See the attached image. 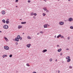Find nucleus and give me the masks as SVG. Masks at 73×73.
<instances>
[{
    "label": "nucleus",
    "instance_id": "nucleus-13",
    "mask_svg": "<svg viewBox=\"0 0 73 73\" xmlns=\"http://www.w3.org/2000/svg\"><path fill=\"white\" fill-rule=\"evenodd\" d=\"M70 56H68L67 57H66V59L67 60H68V59H69V58H70Z\"/></svg>",
    "mask_w": 73,
    "mask_h": 73
},
{
    "label": "nucleus",
    "instance_id": "nucleus-31",
    "mask_svg": "<svg viewBox=\"0 0 73 73\" xmlns=\"http://www.w3.org/2000/svg\"><path fill=\"white\" fill-rule=\"evenodd\" d=\"M69 68H70V69H72V66H70L69 67Z\"/></svg>",
    "mask_w": 73,
    "mask_h": 73
},
{
    "label": "nucleus",
    "instance_id": "nucleus-5",
    "mask_svg": "<svg viewBox=\"0 0 73 73\" xmlns=\"http://www.w3.org/2000/svg\"><path fill=\"white\" fill-rule=\"evenodd\" d=\"M72 20H73V19H72V18H70L68 19V21H71Z\"/></svg>",
    "mask_w": 73,
    "mask_h": 73
},
{
    "label": "nucleus",
    "instance_id": "nucleus-43",
    "mask_svg": "<svg viewBox=\"0 0 73 73\" xmlns=\"http://www.w3.org/2000/svg\"><path fill=\"white\" fill-rule=\"evenodd\" d=\"M54 38H56V35H55V36Z\"/></svg>",
    "mask_w": 73,
    "mask_h": 73
},
{
    "label": "nucleus",
    "instance_id": "nucleus-26",
    "mask_svg": "<svg viewBox=\"0 0 73 73\" xmlns=\"http://www.w3.org/2000/svg\"><path fill=\"white\" fill-rule=\"evenodd\" d=\"M19 1V0H15V3H17Z\"/></svg>",
    "mask_w": 73,
    "mask_h": 73
},
{
    "label": "nucleus",
    "instance_id": "nucleus-17",
    "mask_svg": "<svg viewBox=\"0 0 73 73\" xmlns=\"http://www.w3.org/2000/svg\"><path fill=\"white\" fill-rule=\"evenodd\" d=\"M6 24H9V21L8 20H7L6 21Z\"/></svg>",
    "mask_w": 73,
    "mask_h": 73
},
{
    "label": "nucleus",
    "instance_id": "nucleus-33",
    "mask_svg": "<svg viewBox=\"0 0 73 73\" xmlns=\"http://www.w3.org/2000/svg\"><path fill=\"white\" fill-rule=\"evenodd\" d=\"M27 1L28 3H31V1L30 0H28Z\"/></svg>",
    "mask_w": 73,
    "mask_h": 73
},
{
    "label": "nucleus",
    "instance_id": "nucleus-49",
    "mask_svg": "<svg viewBox=\"0 0 73 73\" xmlns=\"http://www.w3.org/2000/svg\"><path fill=\"white\" fill-rule=\"evenodd\" d=\"M7 20H8H8H9V19H7Z\"/></svg>",
    "mask_w": 73,
    "mask_h": 73
},
{
    "label": "nucleus",
    "instance_id": "nucleus-1",
    "mask_svg": "<svg viewBox=\"0 0 73 73\" xmlns=\"http://www.w3.org/2000/svg\"><path fill=\"white\" fill-rule=\"evenodd\" d=\"M20 38V36L19 35H18L17 37L15 39V41H19Z\"/></svg>",
    "mask_w": 73,
    "mask_h": 73
},
{
    "label": "nucleus",
    "instance_id": "nucleus-19",
    "mask_svg": "<svg viewBox=\"0 0 73 73\" xmlns=\"http://www.w3.org/2000/svg\"><path fill=\"white\" fill-rule=\"evenodd\" d=\"M43 9H44V11H46V7H44V8Z\"/></svg>",
    "mask_w": 73,
    "mask_h": 73
},
{
    "label": "nucleus",
    "instance_id": "nucleus-16",
    "mask_svg": "<svg viewBox=\"0 0 73 73\" xmlns=\"http://www.w3.org/2000/svg\"><path fill=\"white\" fill-rule=\"evenodd\" d=\"M5 12L4 11H2V13L3 15H4V14H5Z\"/></svg>",
    "mask_w": 73,
    "mask_h": 73
},
{
    "label": "nucleus",
    "instance_id": "nucleus-27",
    "mask_svg": "<svg viewBox=\"0 0 73 73\" xmlns=\"http://www.w3.org/2000/svg\"><path fill=\"white\" fill-rule=\"evenodd\" d=\"M19 39H20V40H22V37H20Z\"/></svg>",
    "mask_w": 73,
    "mask_h": 73
},
{
    "label": "nucleus",
    "instance_id": "nucleus-42",
    "mask_svg": "<svg viewBox=\"0 0 73 73\" xmlns=\"http://www.w3.org/2000/svg\"><path fill=\"white\" fill-rule=\"evenodd\" d=\"M58 73H60V70H58Z\"/></svg>",
    "mask_w": 73,
    "mask_h": 73
},
{
    "label": "nucleus",
    "instance_id": "nucleus-3",
    "mask_svg": "<svg viewBox=\"0 0 73 73\" xmlns=\"http://www.w3.org/2000/svg\"><path fill=\"white\" fill-rule=\"evenodd\" d=\"M9 47L8 46H4V48L6 50H9Z\"/></svg>",
    "mask_w": 73,
    "mask_h": 73
},
{
    "label": "nucleus",
    "instance_id": "nucleus-28",
    "mask_svg": "<svg viewBox=\"0 0 73 73\" xmlns=\"http://www.w3.org/2000/svg\"><path fill=\"white\" fill-rule=\"evenodd\" d=\"M33 13H32L31 14V16H33Z\"/></svg>",
    "mask_w": 73,
    "mask_h": 73
},
{
    "label": "nucleus",
    "instance_id": "nucleus-48",
    "mask_svg": "<svg viewBox=\"0 0 73 73\" xmlns=\"http://www.w3.org/2000/svg\"><path fill=\"white\" fill-rule=\"evenodd\" d=\"M2 32L1 31H0V33H1Z\"/></svg>",
    "mask_w": 73,
    "mask_h": 73
},
{
    "label": "nucleus",
    "instance_id": "nucleus-40",
    "mask_svg": "<svg viewBox=\"0 0 73 73\" xmlns=\"http://www.w3.org/2000/svg\"><path fill=\"white\" fill-rule=\"evenodd\" d=\"M46 12H49V11L47 10L46 11Z\"/></svg>",
    "mask_w": 73,
    "mask_h": 73
},
{
    "label": "nucleus",
    "instance_id": "nucleus-12",
    "mask_svg": "<svg viewBox=\"0 0 73 73\" xmlns=\"http://www.w3.org/2000/svg\"><path fill=\"white\" fill-rule=\"evenodd\" d=\"M44 28H47L48 27V26H47V25L46 24L44 25Z\"/></svg>",
    "mask_w": 73,
    "mask_h": 73
},
{
    "label": "nucleus",
    "instance_id": "nucleus-45",
    "mask_svg": "<svg viewBox=\"0 0 73 73\" xmlns=\"http://www.w3.org/2000/svg\"><path fill=\"white\" fill-rule=\"evenodd\" d=\"M57 46L58 47V46H59V45H57Z\"/></svg>",
    "mask_w": 73,
    "mask_h": 73
},
{
    "label": "nucleus",
    "instance_id": "nucleus-9",
    "mask_svg": "<svg viewBox=\"0 0 73 73\" xmlns=\"http://www.w3.org/2000/svg\"><path fill=\"white\" fill-rule=\"evenodd\" d=\"M62 50V49H61V48H60L58 50V52H61Z\"/></svg>",
    "mask_w": 73,
    "mask_h": 73
},
{
    "label": "nucleus",
    "instance_id": "nucleus-4",
    "mask_svg": "<svg viewBox=\"0 0 73 73\" xmlns=\"http://www.w3.org/2000/svg\"><path fill=\"white\" fill-rule=\"evenodd\" d=\"M64 23L63 22H60L59 23V25H64Z\"/></svg>",
    "mask_w": 73,
    "mask_h": 73
},
{
    "label": "nucleus",
    "instance_id": "nucleus-50",
    "mask_svg": "<svg viewBox=\"0 0 73 73\" xmlns=\"http://www.w3.org/2000/svg\"><path fill=\"white\" fill-rule=\"evenodd\" d=\"M24 33H23V34H22V35H24Z\"/></svg>",
    "mask_w": 73,
    "mask_h": 73
},
{
    "label": "nucleus",
    "instance_id": "nucleus-18",
    "mask_svg": "<svg viewBox=\"0 0 73 73\" xmlns=\"http://www.w3.org/2000/svg\"><path fill=\"white\" fill-rule=\"evenodd\" d=\"M2 22H3V23H5V19H3L2 20Z\"/></svg>",
    "mask_w": 73,
    "mask_h": 73
},
{
    "label": "nucleus",
    "instance_id": "nucleus-51",
    "mask_svg": "<svg viewBox=\"0 0 73 73\" xmlns=\"http://www.w3.org/2000/svg\"><path fill=\"white\" fill-rule=\"evenodd\" d=\"M68 1H70V0H68Z\"/></svg>",
    "mask_w": 73,
    "mask_h": 73
},
{
    "label": "nucleus",
    "instance_id": "nucleus-34",
    "mask_svg": "<svg viewBox=\"0 0 73 73\" xmlns=\"http://www.w3.org/2000/svg\"><path fill=\"white\" fill-rule=\"evenodd\" d=\"M40 33H42H42H43V32L42 31H41L40 32Z\"/></svg>",
    "mask_w": 73,
    "mask_h": 73
},
{
    "label": "nucleus",
    "instance_id": "nucleus-37",
    "mask_svg": "<svg viewBox=\"0 0 73 73\" xmlns=\"http://www.w3.org/2000/svg\"><path fill=\"white\" fill-rule=\"evenodd\" d=\"M16 45H17V44H18V42H16Z\"/></svg>",
    "mask_w": 73,
    "mask_h": 73
},
{
    "label": "nucleus",
    "instance_id": "nucleus-22",
    "mask_svg": "<svg viewBox=\"0 0 73 73\" xmlns=\"http://www.w3.org/2000/svg\"><path fill=\"white\" fill-rule=\"evenodd\" d=\"M70 29H73V26L70 27Z\"/></svg>",
    "mask_w": 73,
    "mask_h": 73
},
{
    "label": "nucleus",
    "instance_id": "nucleus-47",
    "mask_svg": "<svg viewBox=\"0 0 73 73\" xmlns=\"http://www.w3.org/2000/svg\"><path fill=\"white\" fill-rule=\"evenodd\" d=\"M44 1H46V0H43Z\"/></svg>",
    "mask_w": 73,
    "mask_h": 73
},
{
    "label": "nucleus",
    "instance_id": "nucleus-32",
    "mask_svg": "<svg viewBox=\"0 0 73 73\" xmlns=\"http://www.w3.org/2000/svg\"><path fill=\"white\" fill-rule=\"evenodd\" d=\"M33 18L34 19H36V17H35V16L33 17Z\"/></svg>",
    "mask_w": 73,
    "mask_h": 73
},
{
    "label": "nucleus",
    "instance_id": "nucleus-38",
    "mask_svg": "<svg viewBox=\"0 0 73 73\" xmlns=\"http://www.w3.org/2000/svg\"><path fill=\"white\" fill-rule=\"evenodd\" d=\"M5 57H7V55H4Z\"/></svg>",
    "mask_w": 73,
    "mask_h": 73
},
{
    "label": "nucleus",
    "instance_id": "nucleus-14",
    "mask_svg": "<svg viewBox=\"0 0 73 73\" xmlns=\"http://www.w3.org/2000/svg\"><path fill=\"white\" fill-rule=\"evenodd\" d=\"M71 59L70 58L68 59V60H67V62H70V61Z\"/></svg>",
    "mask_w": 73,
    "mask_h": 73
},
{
    "label": "nucleus",
    "instance_id": "nucleus-10",
    "mask_svg": "<svg viewBox=\"0 0 73 73\" xmlns=\"http://www.w3.org/2000/svg\"><path fill=\"white\" fill-rule=\"evenodd\" d=\"M61 35L60 34H59V35H58L57 36V38H59V37H61Z\"/></svg>",
    "mask_w": 73,
    "mask_h": 73
},
{
    "label": "nucleus",
    "instance_id": "nucleus-29",
    "mask_svg": "<svg viewBox=\"0 0 73 73\" xmlns=\"http://www.w3.org/2000/svg\"><path fill=\"white\" fill-rule=\"evenodd\" d=\"M60 37L61 38H64V37L62 35V36L61 35V36Z\"/></svg>",
    "mask_w": 73,
    "mask_h": 73
},
{
    "label": "nucleus",
    "instance_id": "nucleus-11",
    "mask_svg": "<svg viewBox=\"0 0 73 73\" xmlns=\"http://www.w3.org/2000/svg\"><path fill=\"white\" fill-rule=\"evenodd\" d=\"M4 38L6 40V41H8V38H7L5 37H4Z\"/></svg>",
    "mask_w": 73,
    "mask_h": 73
},
{
    "label": "nucleus",
    "instance_id": "nucleus-53",
    "mask_svg": "<svg viewBox=\"0 0 73 73\" xmlns=\"http://www.w3.org/2000/svg\"><path fill=\"white\" fill-rule=\"evenodd\" d=\"M58 0V1H59L60 0Z\"/></svg>",
    "mask_w": 73,
    "mask_h": 73
},
{
    "label": "nucleus",
    "instance_id": "nucleus-46",
    "mask_svg": "<svg viewBox=\"0 0 73 73\" xmlns=\"http://www.w3.org/2000/svg\"><path fill=\"white\" fill-rule=\"evenodd\" d=\"M55 61H57V59H56L55 60Z\"/></svg>",
    "mask_w": 73,
    "mask_h": 73
},
{
    "label": "nucleus",
    "instance_id": "nucleus-35",
    "mask_svg": "<svg viewBox=\"0 0 73 73\" xmlns=\"http://www.w3.org/2000/svg\"><path fill=\"white\" fill-rule=\"evenodd\" d=\"M5 57V55H3V58H4V57Z\"/></svg>",
    "mask_w": 73,
    "mask_h": 73
},
{
    "label": "nucleus",
    "instance_id": "nucleus-24",
    "mask_svg": "<svg viewBox=\"0 0 73 73\" xmlns=\"http://www.w3.org/2000/svg\"><path fill=\"white\" fill-rule=\"evenodd\" d=\"M9 57H12V54H10L9 56Z\"/></svg>",
    "mask_w": 73,
    "mask_h": 73
},
{
    "label": "nucleus",
    "instance_id": "nucleus-21",
    "mask_svg": "<svg viewBox=\"0 0 73 73\" xmlns=\"http://www.w3.org/2000/svg\"><path fill=\"white\" fill-rule=\"evenodd\" d=\"M27 66H30V65L29 64H26Z\"/></svg>",
    "mask_w": 73,
    "mask_h": 73
},
{
    "label": "nucleus",
    "instance_id": "nucleus-20",
    "mask_svg": "<svg viewBox=\"0 0 73 73\" xmlns=\"http://www.w3.org/2000/svg\"><path fill=\"white\" fill-rule=\"evenodd\" d=\"M42 15L43 16H45V15H46V14L45 13H42Z\"/></svg>",
    "mask_w": 73,
    "mask_h": 73
},
{
    "label": "nucleus",
    "instance_id": "nucleus-30",
    "mask_svg": "<svg viewBox=\"0 0 73 73\" xmlns=\"http://www.w3.org/2000/svg\"><path fill=\"white\" fill-rule=\"evenodd\" d=\"M50 61L51 62L52 61V59H50Z\"/></svg>",
    "mask_w": 73,
    "mask_h": 73
},
{
    "label": "nucleus",
    "instance_id": "nucleus-15",
    "mask_svg": "<svg viewBox=\"0 0 73 73\" xmlns=\"http://www.w3.org/2000/svg\"><path fill=\"white\" fill-rule=\"evenodd\" d=\"M27 23V22H22L21 23V24H26Z\"/></svg>",
    "mask_w": 73,
    "mask_h": 73
},
{
    "label": "nucleus",
    "instance_id": "nucleus-8",
    "mask_svg": "<svg viewBox=\"0 0 73 73\" xmlns=\"http://www.w3.org/2000/svg\"><path fill=\"white\" fill-rule=\"evenodd\" d=\"M22 27H22V26H20V25H19L18 26V29H20V28H22Z\"/></svg>",
    "mask_w": 73,
    "mask_h": 73
},
{
    "label": "nucleus",
    "instance_id": "nucleus-52",
    "mask_svg": "<svg viewBox=\"0 0 73 73\" xmlns=\"http://www.w3.org/2000/svg\"><path fill=\"white\" fill-rule=\"evenodd\" d=\"M16 7H17V6H16Z\"/></svg>",
    "mask_w": 73,
    "mask_h": 73
},
{
    "label": "nucleus",
    "instance_id": "nucleus-41",
    "mask_svg": "<svg viewBox=\"0 0 73 73\" xmlns=\"http://www.w3.org/2000/svg\"><path fill=\"white\" fill-rule=\"evenodd\" d=\"M66 50H68L69 49H68V48H67V49H66Z\"/></svg>",
    "mask_w": 73,
    "mask_h": 73
},
{
    "label": "nucleus",
    "instance_id": "nucleus-36",
    "mask_svg": "<svg viewBox=\"0 0 73 73\" xmlns=\"http://www.w3.org/2000/svg\"><path fill=\"white\" fill-rule=\"evenodd\" d=\"M68 40H69L70 39V37H68Z\"/></svg>",
    "mask_w": 73,
    "mask_h": 73
},
{
    "label": "nucleus",
    "instance_id": "nucleus-44",
    "mask_svg": "<svg viewBox=\"0 0 73 73\" xmlns=\"http://www.w3.org/2000/svg\"><path fill=\"white\" fill-rule=\"evenodd\" d=\"M39 34H40V33H38L37 34V35H39Z\"/></svg>",
    "mask_w": 73,
    "mask_h": 73
},
{
    "label": "nucleus",
    "instance_id": "nucleus-6",
    "mask_svg": "<svg viewBox=\"0 0 73 73\" xmlns=\"http://www.w3.org/2000/svg\"><path fill=\"white\" fill-rule=\"evenodd\" d=\"M30 46H31V44H29L27 45V46L28 47V48H30Z\"/></svg>",
    "mask_w": 73,
    "mask_h": 73
},
{
    "label": "nucleus",
    "instance_id": "nucleus-7",
    "mask_svg": "<svg viewBox=\"0 0 73 73\" xmlns=\"http://www.w3.org/2000/svg\"><path fill=\"white\" fill-rule=\"evenodd\" d=\"M47 50L44 49L42 51V52H43V53H45V52H47Z\"/></svg>",
    "mask_w": 73,
    "mask_h": 73
},
{
    "label": "nucleus",
    "instance_id": "nucleus-25",
    "mask_svg": "<svg viewBox=\"0 0 73 73\" xmlns=\"http://www.w3.org/2000/svg\"><path fill=\"white\" fill-rule=\"evenodd\" d=\"M27 38H28V39H31V38H30V36H28L27 37Z\"/></svg>",
    "mask_w": 73,
    "mask_h": 73
},
{
    "label": "nucleus",
    "instance_id": "nucleus-2",
    "mask_svg": "<svg viewBox=\"0 0 73 73\" xmlns=\"http://www.w3.org/2000/svg\"><path fill=\"white\" fill-rule=\"evenodd\" d=\"M3 28H4V29H8V26L6 25H5L3 26Z\"/></svg>",
    "mask_w": 73,
    "mask_h": 73
},
{
    "label": "nucleus",
    "instance_id": "nucleus-39",
    "mask_svg": "<svg viewBox=\"0 0 73 73\" xmlns=\"http://www.w3.org/2000/svg\"><path fill=\"white\" fill-rule=\"evenodd\" d=\"M60 56H62V53H61L60 54Z\"/></svg>",
    "mask_w": 73,
    "mask_h": 73
},
{
    "label": "nucleus",
    "instance_id": "nucleus-23",
    "mask_svg": "<svg viewBox=\"0 0 73 73\" xmlns=\"http://www.w3.org/2000/svg\"><path fill=\"white\" fill-rule=\"evenodd\" d=\"M33 15H34V16H37V14H36V13H34L33 14Z\"/></svg>",
    "mask_w": 73,
    "mask_h": 73
}]
</instances>
